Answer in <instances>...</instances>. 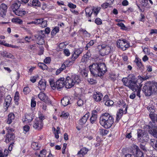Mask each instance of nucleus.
<instances>
[{"instance_id": "f257e3e1", "label": "nucleus", "mask_w": 157, "mask_h": 157, "mask_svg": "<svg viewBox=\"0 0 157 157\" xmlns=\"http://www.w3.org/2000/svg\"><path fill=\"white\" fill-rule=\"evenodd\" d=\"M89 67L91 74L96 77L102 76L107 71L104 63H94Z\"/></svg>"}, {"instance_id": "f03ea898", "label": "nucleus", "mask_w": 157, "mask_h": 157, "mask_svg": "<svg viewBox=\"0 0 157 157\" xmlns=\"http://www.w3.org/2000/svg\"><path fill=\"white\" fill-rule=\"evenodd\" d=\"M113 121L114 119L113 116L108 113H103L100 117V124L106 128H110Z\"/></svg>"}, {"instance_id": "7ed1b4c3", "label": "nucleus", "mask_w": 157, "mask_h": 157, "mask_svg": "<svg viewBox=\"0 0 157 157\" xmlns=\"http://www.w3.org/2000/svg\"><path fill=\"white\" fill-rule=\"evenodd\" d=\"M143 91L146 96H151L152 94L157 92V82L153 83L147 82L143 88Z\"/></svg>"}, {"instance_id": "20e7f679", "label": "nucleus", "mask_w": 157, "mask_h": 157, "mask_svg": "<svg viewBox=\"0 0 157 157\" xmlns=\"http://www.w3.org/2000/svg\"><path fill=\"white\" fill-rule=\"evenodd\" d=\"M141 83V81L140 79H138L136 81L130 79L128 81L126 85L133 91L136 92L140 88Z\"/></svg>"}, {"instance_id": "39448f33", "label": "nucleus", "mask_w": 157, "mask_h": 157, "mask_svg": "<svg viewBox=\"0 0 157 157\" xmlns=\"http://www.w3.org/2000/svg\"><path fill=\"white\" fill-rule=\"evenodd\" d=\"M45 32L43 30L39 31L38 34L35 35V38H36L37 44L39 45H42L44 43V38L45 36Z\"/></svg>"}, {"instance_id": "423d86ee", "label": "nucleus", "mask_w": 157, "mask_h": 157, "mask_svg": "<svg viewBox=\"0 0 157 157\" xmlns=\"http://www.w3.org/2000/svg\"><path fill=\"white\" fill-rule=\"evenodd\" d=\"M117 46L118 47L121 48L124 51L128 48L130 45L128 41L125 39L119 40L117 41Z\"/></svg>"}, {"instance_id": "0eeeda50", "label": "nucleus", "mask_w": 157, "mask_h": 157, "mask_svg": "<svg viewBox=\"0 0 157 157\" xmlns=\"http://www.w3.org/2000/svg\"><path fill=\"white\" fill-rule=\"evenodd\" d=\"M131 153L136 157H142L143 155V152L141 151L139 147L136 145H133Z\"/></svg>"}, {"instance_id": "6e6552de", "label": "nucleus", "mask_w": 157, "mask_h": 157, "mask_svg": "<svg viewBox=\"0 0 157 157\" xmlns=\"http://www.w3.org/2000/svg\"><path fill=\"white\" fill-rule=\"evenodd\" d=\"M100 52V55L102 56L108 55L111 50V48L109 46L105 44H102Z\"/></svg>"}, {"instance_id": "1a4fd4ad", "label": "nucleus", "mask_w": 157, "mask_h": 157, "mask_svg": "<svg viewBox=\"0 0 157 157\" xmlns=\"http://www.w3.org/2000/svg\"><path fill=\"white\" fill-rule=\"evenodd\" d=\"M65 86L64 78H61L56 82V88L59 91H60Z\"/></svg>"}, {"instance_id": "9d476101", "label": "nucleus", "mask_w": 157, "mask_h": 157, "mask_svg": "<svg viewBox=\"0 0 157 157\" xmlns=\"http://www.w3.org/2000/svg\"><path fill=\"white\" fill-rule=\"evenodd\" d=\"M83 50L82 48L75 49L74 51L72 53L71 59L72 60L74 61L81 54Z\"/></svg>"}, {"instance_id": "9b49d317", "label": "nucleus", "mask_w": 157, "mask_h": 157, "mask_svg": "<svg viewBox=\"0 0 157 157\" xmlns=\"http://www.w3.org/2000/svg\"><path fill=\"white\" fill-rule=\"evenodd\" d=\"M8 8L7 5L4 3H2L0 5V15L2 17L6 16Z\"/></svg>"}, {"instance_id": "f8f14e48", "label": "nucleus", "mask_w": 157, "mask_h": 157, "mask_svg": "<svg viewBox=\"0 0 157 157\" xmlns=\"http://www.w3.org/2000/svg\"><path fill=\"white\" fill-rule=\"evenodd\" d=\"M43 126V121L41 120H38V119H35L34 121V123L33 127L35 129H41Z\"/></svg>"}, {"instance_id": "ddd939ff", "label": "nucleus", "mask_w": 157, "mask_h": 157, "mask_svg": "<svg viewBox=\"0 0 157 157\" xmlns=\"http://www.w3.org/2000/svg\"><path fill=\"white\" fill-rule=\"evenodd\" d=\"M65 84L66 87L67 88H71L75 85L73 80L68 76L66 78Z\"/></svg>"}, {"instance_id": "4468645a", "label": "nucleus", "mask_w": 157, "mask_h": 157, "mask_svg": "<svg viewBox=\"0 0 157 157\" xmlns=\"http://www.w3.org/2000/svg\"><path fill=\"white\" fill-rule=\"evenodd\" d=\"M103 95L101 93L99 92H96L93 94L94 99L96 101H100L102 99Z\"/></svg>"}, {"instance_id": "2eb2a0df", "label": "nucleus", "mask_w": 157, "mask_h": 157, "mask_svg": "<svg viewBox=\"0 0 157 157\" xmlns=\"http://www.w3.org/2000/svg\"><path fill=\"white\" fill-rule=\"evenodd\" d=\"M30 3H28V5L30 6L37 7L41 6V3L39 0H30Z\"/></svg>"}, {"instance_id": "dca6fc26", "label": "nucleus", "mask_w": 157, "mask_h": 157, "mask_svg": "<svg viewBox=\"0 0 157 157\" xmlns=\"http://www.w3.org/2000/svg\"><path fill=\"white\" fill-rule=\"evenodd\" d=\"M21 4L19 2L17 1L13 3L11 6V9L13 10L14 13L16 11L18 10V9L21 6Z\"/></svg>"}, {"instance_id": "f3484780", "label": "nucleus", "mask_w": 157, "mask_h": 157, "mask_svg": "<svg viewBox=\"0 0 157 157\" xmlns=\"http://www.w3.org/2000/svg\"><path fill=\"white\" fill-rule=\"evenodd\" d=\"M90 115V113L89 112H88L84 115L81 119H80L79 121V123L80 124L82 125L85 124L86 122Z\"/></svg>"}, {"instance_id": "a211bd4d", "label": "nucleus", "mask_w": 157, "mask_h": 157, "mask_svg": "<svg viewBox=\"0 0 157 157\" xmlns=\"http://www.w3.org/2000/svg\"><path fill=\"white\" fill-rule=\"evenodd\" d=\"M38 87L40 90H45L46 87V82L44 79H41L39 82Z\"/></svg>"}, {"instance_id": "6ab92c4d", "label": "nucleus", "mask_w": 157, "mask_h": 157, "mask_svg": "<svg viewBox=\"0 0 157 157\" xmlns=\"http://www.w3.org/2000/svg\"><path fill=\"white\" fill-rule=\"evenodd\" d=\"M39 98L41 100L43 101L44 102H47V101L48 102L50 101L49 99L48 98L45 94L42 92H40L38 95Z\"/></svg>"}, {"instance_id": "aec40b11", "label": "nucleus", "mask_w": 157, "mask_h": 157, "mask_svg": "<svg viewBox=\"0 0 157 157\" xmlns=\"http://www.w3.org/2000/svg\"><path fill=\"white\" fill-rule=\"evenodd\" d=\"M25 119L23 122H26V123H29L31 122L34 118V116L33 114H26L25 116Z\"/></svg>"}, {"instance_id": "412c9836", "label": "nucleus", "mask_w": 157, "mask_h": 157, "mask_svg": "<svg viewBox=\"0 0 157 157\" xmlns=\"http://www.w3.org/2000/svg\"><path fill=\"white\" fill-rule=\"evenodd\" d=\"M96 111H92L91 116L90 119V121L91 124H93L96 122L97 118V114H96Z\"/></svg>"}, {"instance_id": "4be33fe9", "label": "nucleus", "mask_w": 157, "mask_h": 157, "mask_svg": "<svg viewBox=\"0 0 157 157\" xmlns=\"http://www.w3.org/2000/svg\"><path fill=\"white\" fill-rule=\"evenodd\" d=\"M15 118V116L13 113H10L8 115V119L6 120V123L8 124H10L13 122Z\"/></svg>"}, {"instance_id": "5701e85b", "label": "nucleus", "mask_w": 157, "mask_h": 157, "mask_svg": "<svg viewBox=\"0 0 157 157\" xmlns=\"http://www.w3.org/2000/svg\"><path fill=\"white\" fill-rule=\"evenodd\" d=\"M14 137V135L13 133H11L10 134L7 133L5 140L6 143H8L10 141L13 140Z\"/></svg>"}, {"instance_id": "b1692460", "label": "nucleus", "mask_w": 157, "mask_h": 157, "mask_svg": "<svg viewBox=\"0 0 157 157\" xmlns=\"http://www.w3.org/2000/svg\"><path fill=\"white\" fill-rule=\"evenodd\" d=\"M88 151L87 149L85 147L82 148L78 153V155L79 157H81L85 154H86Z\"/></svg>"}, {"instance_id": "393cba45", "label": "nucleus", "mask_w": 157, "mask_h": 157, "mask_svg": "<svg viewBox=\"0 0 157 157\" xmlns=\"http://www.w3.org/2000/svg\"><path fill=\"white\" fill-rule=\"evenodd\" d=\"M61 102L64 106H67L70 103L69 98L67 97H64L61 99Z\"/></svg>"}, {"instance_id": "a878e982", "label": "nucleus", "mask_w": 157, "mask_h": 157, "mask_svg": "<svg viewBox=\"0 0 157 157\" xmlns=\"http://www.w3.org/2000/svg\"><path fill=\"white\" fill-rule=\"evenodd\" d=\"M71 78L73 80V82L74 83L75 85L78 84L80 81L78 76L77 75H72Z\"/></svg>"}, {"instance_id": "bb28decb", "label": "nucleus", "mask_w": 157, "mask_h": 157, "mask_svg": "<svg viewBox=\"0 0 157 157\" xmlns=\"http://www.w3.org/2000/svg\"><path fill=\"white\" fill-rule=\"evenodd\" d=\"M148 139L149 137L147 133L144 132L142 135V136H141L140 137V139L139 140L142 142H143L144 141L147 142L148 141Z\"/></svg>"}, {"instance_id": "cd10ccee", "label": "nucleus", "mask_w": 157, "mask_h": 157, "mask_svg": "<svg viewBox=\"0 0 157 157\" xmlns=\"http://www.w3.org/2000/svg\"><path fill=\"white\" fill-rule=\"evenodd\" d=\"M86 15L87 17H90L93 13L92 8L90 7H87L85 9Z\"/></svg>"}, {"instance_id": "c85d7f7f", "label": "nucleus", "mask_w": 157, "mask_h": 157, "mask_svg": "<svg viewBox=\"0 0 157 157\" xmlns=\"http://www.w3.org/2000/svg\"><path fill=\"white\" fill-rule=\"evenodd\" d=\"M123 110L120 109L117 114L116 121H118L121 118L123 114Z\"/></svg>"}, {"instance_id": "c756f323", "label": "nucleus", "mask_w": 157, "mask_h": 157, "mask_svg": "<svg viewBox=\"0 0 157 157\" xmlns=\"http://www.w3.org/2000/svg\"><path fill=\"white\" fill-rule=\"evenodd\" d=\"M14 13L17 15L22 16L25 14L26 12L23 10H18L17 11H16Z\"/></svg>"}, {"instance_id": "7c9ffc66", "label": "nucleus", "mask_w": 157, "mask_h": 157, "mask_svg": "<svg viewBox=\"0 0 157 157\" xmlns=\"http://www.w3.org/2000/svg\"><path fill=\"white\" fill-rule=\"evenodd\" d=\"M150 144L153 147L157 150V140L155 139H151Z\"/></svg>"}, {"instance_id": "2f4dec72", "label": "nucleus", "mask_w": 157, "mask_h": 157, "mask_svg": "<svg viewBox=\"0 0 157 157\" xmlns=\"http://www.w3.org/2000/svg\"><path fill=\"white\" fill-rule=\"evenodd\" d=\"M91 56V54L90 52H87L85 54L82 58V60L83 62L86 61Z\"/></svg>"}, {"instance_id": "473e14b6", "label": "nucleus", "mask_w": 157, "mask_h": 157, "mask_svg": "<svg viewBox=\"0 0 157 157\" xmlns=\"http://www.w3.org/2000/svg\"><path fill=\"white\" fill-rule=\"evenodd\" d=\"M149 133L152 135L154 137L157 138V128L152 129V130H148Z\"/></svg>"}, {"instance_id": "72a5a7b5", "label": "nucleus", "mask_w": 157, "mask_h": 157, "mask_svg": "<svg viewBox=\"0 0 157 157\" xmlns=\"http://www.w3.org/2000/svg\"><path fill=\"white\" fill-rule=\"evenodd\" d=\"M155 121H152V122H150L149 123V125H148L147 126L148 128L149 129L148 130H152L153 128L154 129L155 128H157L155 126Z\"/></svg>"}, {"instance_id": "f704fd0d", "label": "nucleus", "mask_w": 157, "mask_h": 157, "mask_svg": "<svg viewBox=\"0 0 157 157\" xmlns=\"http://www.w3.org/2000/svg\"><path fill=\"white\" fill-rule=\"evenodd\" d=\"M59 30V28L58 27H56L52 30L51 33V35L52 37H53L55 36L56 33H58Z\"/></svg>"}, {"instance_id": "c9c22d12", "label": "nucleus", "mask_w": 157, "mask_h": 157, "mask_svg": "<svg viewBox=\"0 0 157 157\" xmlns=\"http://www.w3.org/2000/svg\"><path fill=\"white\" fill-rule=\"evenodd\" d=\"M136 64L137 65V68L140 70L142 71L144 68V66L142 65L140 61L137 60L136 61Z\"/></svg>"}, {"instance_id": "e433bc0d", "label": "nucleus", "mask_w": 157, "mask_h": 157, "mask_svg": "<svg viewBox=\"0 0 157 157\" xmlns=\"http://www.w3.org/2000/svg\"><path fill=\"white\" fill-rule=\"evenodd\" d=\"M11 98L10 96L8 95L7 96L5 100L6 105L9 106L11 102Z\"/></svg>"}, {"instance_id": "4c0bfd02", "label": "nucleus", "mask_w": 157, "mask_h": 157, "mask_svg": "<svg viewBox=\"0 0 157 157\" xmlns=\"http://www.w3.org/2000/svg\"><path fill=\"white\" fill-rule=\"evenodd\" d=\"M144 133V132H143L142 130L140 129H138L137 132L138 140H140V139L142 136V135Z\"/></svg>"}, {"instance_id": "58836bf2", "label": "nucleus", "mask_w": 157, "mask_h": 157, "mask_svg": "<svg viewBox=\"0 0 157 157\" xmlns=\"http://www.w3.org/2000/svg\"><path fill=\"white\" fill-rule=\"evenodd\" d=\"M32 147L35 150H37L39 149L38 144L36 142H33L32 144Z\"/></svg>"}, {"instance_id": "ea45409f", "label": "nucleus", "mask_w": 157, "mask_h": 157, "mask_svg": "<svg viewBox=\"0 0 157 157\" xmlns=\"http://www.w3.org/2000/svg\"><path fill=\"white\" fill-rule=\"evenodd\" d=\"M38 66L42 69L44 70L47 68V66L43 63H40L38 64Z\"/></svg>"}, {"instance_id": "a19ab883", "label": "nucleus", "mask_w": 157, "mask_h": 157, "mask_svg": "<svg viewBox=\"0 0 157 157\" xmlns=\"http://www.w3.org/2000/svg\"><path fill=\"white\" fill-rule=\"evenodd\" d=\"M100 132L102 135L105 136L108 134V131L105 129H100Z\"/></svg>"}, {"instance_id": "79ce46f5", "label": "nucleus", "mask_w": 157, "mask_h": 157, "mask_svg": "<svg viewBox=\"0 0 157 157\" xmlns=\"http://www.w3.org/2000/svg\"><path fill=\"white\" fill-rule=\"evenodd\" d=\"M50 84L53 90L56 89V84H55V82L52 79H51L49 80Z\"/></svg>"}, {"instance_id": "37998d69", "label": "nucleus", "mask_w": 157, "mask_h": 157, "mask_svg": "<svg viewBox=\"0 0 157 157\" xmlns=\"http://www.w3.org/2000/svg\"><path fill=\"white\" fill-rule=\"evenodd\" d=\"M84 103V101L81 98H79L77 102V105L79 106H82Z\"/></svg>"}, {"instance_id": "c03bdc74", "label": "nucleus", "mask_w": 157, "mask_h": 157, "mask_svg": "<svg viewBox=\"0 0 157 157\" xmlns=\"http://www.w3.org/2000/svg\"><path fill=\"white\" fill-rule=\"evenodd\" d=\"M40 154L38 155L39 157H45L46 154V151L44 149L41 150L40 152Z\"/></svg>"}, {"instance_id": "a18cd8bd", "label": "nucleus", "mask_w": 157, "mask_h": 157, "mask_svg": "<svg viewBox=\"0 0 157 157\" xmlns=\"http://www.w3.org/2000/svg\"><path fill=\"white\" fill-rule=\"evenodd\" d=\"M94 44V40H90L87 44L85 47L86 49H87L89 48H90L91 46L93 45Z\"/></svg>"}, {"instance_id": "49530a36", "label": "nucleus", "mask_w": 157, "mask_h": 157, "mask_svg": "<svg viewBox=\"0 0 157 157\" xmlns=\"http://www.w3.org/2000/svg\"><path fill=\"white\" fill-rule=\"evenodd\" d=\"M60 133V128L59 127H57L56 131L54 132L55 136L56 138L58 139L59 137L58 135L59 133Z\"/></svg>"}, {"instance_id": "de8ad7c7", "label": "nucleus", "mask_w": 157, "mask_h": 157, "mask_svg": "<svg viewBox=\"0 0 157 157\" xmlns=\"http://www.w3.org/2000/svg\"><path fill=\"white\" fill-rule=\"evenodd\" d=\"M113 103L114 102L113 101L109 100L105 101V105L107 106H110L112 105L113 104Z\"/></svg>"}, {"instance_id": "09e8293b", "label": "nucleus", "mask_w": 157, "mask_h": 157, "mask_svg": "<svg viewBox=\"0 0 157 157\" xmlns=\"http://www.w3.org/2000/svg\"><path fill=\"white\" fill-rule=\"evenodd\" d=\"M100 10V7L96 8H95V7H94V8H92V10H93V12H94V13L96 15H97L98 14Z\"/></svg>"}, {"instance_id": "8fccbe9b", "label": "nucleus", "mask_w": 157, "mask_h": 157, "mask_svg": "<svg viewBox=\"0 0 157 157\" xmlns=\"http://www.w3.org/2000/svg\"><path fill=\"white\" fill-rule=\"evenodd\" d=\"M117 26L121 27V29L123 30H126L127 29L124 24L122 23H119L117 24Z\"/></svg>"}, {"instance_id": "3c124183", "label": "nucleus", "mask_w": 157, "mask_h": 157, "mask_svg": "<svg viewBox=\"0 0 157 157\" xmlns=\"http://www.w3.org/2000/svg\"><path fill=\"white\" fill-rule=\"evenodd\" d=\"M30 91V89L28 87H25L24 88L23 92L25 94H29Z\"/></svg>"}, {"instance_id": "603ef678", "label": "nucleus", "mask_w": 157, "mask_h": 157, "mask_svg": "<svg viewBox=\"0 0 157 157\" xmlns=\"http://www.w3.org/2000/svg\"><path fill=\"white\" fill-rule=\"evenodd\" d=\"M40 25L41 27L43 28L46 27L47 26V21L46 20H44V19H43Z\"/></svg>"}, {"instance_id": "864d4df0", "label": "nucleus", "mask_w": 157, "mask_h": 157, "mask_svg": "<svg viewBox=\"0 0 157 157\" xmlns=\"http://www.w3.org/2000/svg\"><path fill=\"white\" fill-rule=\"evenodd\" d=\"M95 22L98 25H100L102 24V20L99 18H96L95 20Z\"/></svg>"}, {"instance_id": "5fc2aeb1", "label": "nucleus", "mask_w": 157, "mask_h": 157, "mask_svg": "<svg viewBox=\"0 0 157 157\" xmlns=\"http://www.w3.org/2000/svg\"><path fill=\"white\" fill-rule=\"evenodd\" d=\"M88 81L91 84H93L96 83V80L93 78H89L88 79Z\"/></svg>"}, {"instance_id": "6e6d98bb", "label": "nucleus", "mask_w": 157, "mask_h": 157, "mask_svg": "<svg viewBox=\"0 0 157 157\" xmlns=\"http://www.w3.org/2000/svg\"><path fill=\"white\" fill-rule=\"evenodd\" d=\"M43 19H36L34 21V22L36 23V24L40 25Z\"/></svg>"}, {"instance_id": "4d7b16f0", "label": "nucleus", "mask_w": 157, "mask_h": 157, "mask_svg": "<svg viewBox=\"0 0 157 157\" xmlns=\"http://www.w3.org/2000/svg\"><path fill=\"white\" fill-rule=\"evenodd\" d=\"M69 115L68 113H67L63 112L62 113L60 116L64 118H66L68 117Z\"/></svg>"}, {"instance_id": "13d9d810", "label": "nucleus", "mask_w": 157, "mask_h": 157, "mask_svg": "<svg viewBox=\"0 0 157 157\" xmlns=\"http://www.w3.org/2000/svg\"><path fill=\"white\" fill-rule=\"evenodd\" d=\"M36 101L34 100V98H32L31 101V106L32 107H34L36 105Z\"/></svg>"}, {"instance_id": "bf43d9fd", "label": "nucleus", "mask_w": 157, "mask_h": 157, "mask_svg": "<svg viewBox=\"0 0 157 157\" xmlns=\"http://www.w3.org/2000/svg\"><path fill=\"white\" fill-rule=\"evenodd\" d=\"M139 78L138 79H140L141 80V82H142V80H145L149 78V76H146L144 77H142L140 76H139Z\"/></svg>"}, {"instance_id": "052dcab7", "label": "nucleus", "mask_w": 157, "mask_h": 157, "mask_svg": "<svg viewBox=\"0 0 157 157\" xmlns=\"http://www.w3.org/2000/svg\"><path fill=\"white\" fill-rule=\"evenodd\" d=\"M64 54L67 56H69L70 55V52L69 50L67 49H65L64 50Z\"/></svg>"}, {"instance_id": "680f3d73", "label": "nucleus", "mask_w": 157, "mask_h": 157, "mask_svg": "<svg viewBox=\"0 0 157 157\" xmlns=\"http://www.w3.org/2000/svg\"><path fill=\"white\" fill-rule=\"evenodd\" d=\"M50 57H47L44 60V61L46 63H50Z\"/></svg>"}, {"instance_id": "e2e57ef3", "label": "nucleus", "mask_w": 157, "mask_h": 157, "mask_svg": "<svg viewBox=\"0 0 157 157\" xmlns=\"http://www.w3.org/2000/svg\"><path fill=\"white\" fill-rule=\"evenodd\" d=\"M7 129V133L10 134L12 133V132L14 131V129L10 127H8Z\"/></svg>"}, {"instance_id": "0e129e2a", "label": "nucleus", "mask_w": 157, "mask_h": 157, "mask_svg": "<svg viewBox=\"0 0 157 157\" xmlns=\"http://www.w3.org/2000/svg\"><path fill=\"white\" fill-rule=\"evenodd\" d=\"M68 6L70 8L75 9L76 8V5L71 3H68Z\"/></svg>"}, {"instance_id": "69168bd1", "label": "nucleus", "mask_w": 157, "mask_h": 157, "mask_svg": "<svg viewBox=\"0 0 157 157\" xmlns=\"http://www.w3.org/2000/svg\"><path fill=\"white\" fill-rule=\"evenodd\" d=\"M143 51L145 54H150L148 49L147 47H144L143 49Z\"/></svg>"}, {"instance_id": "338daca9", "label": "nucleus", "mask_w": 157, "mask_h": 157, "mask_svg": "<svg viewBox=\"0 0 157 157\" xmlns=\"http://www.w3.org/2000/svg\"><path fill=\"white\" fill-rule=\"evenodd\" d=\"M32 38L30 36H27L25 38V40L28 42H30Z\"/></svg>"}, {"instance_id": "774afa93", "label": "nucleus", "mask_w": 157, "mask_h": 157, "mask_svg": "<svg viewBox=\"0 0 157 157\" xmlns=\"http://www.w3.org/2000/svg\"><path fill=\"white\" fill-rule=\"evenodd\" d=\"M23 129L24 131L26 132L29 131V127L28 125H26L23 127Z\"/></svg>"}]
</instances>
